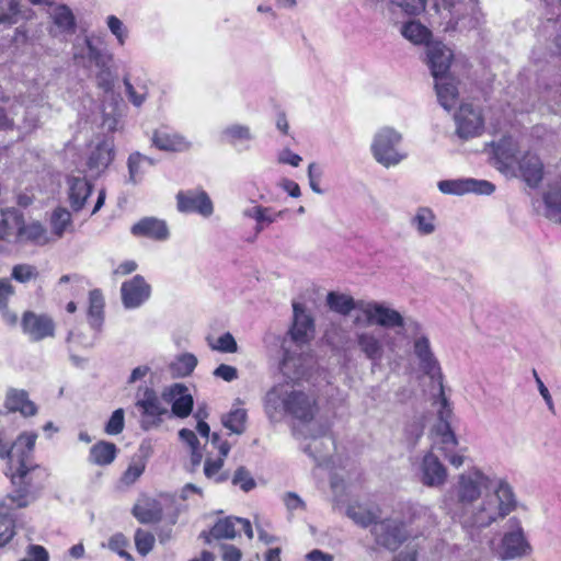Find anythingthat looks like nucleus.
<instances>
[{"instance_id": "1", "label": "nucleus", "mask_w": 561, "mask_h": 561, "mask_svg": "<svg viewBox=\"0 0 561 561\" xmlns=\"http://www.w3.org/2000/svg\"><path fill=\"white\" fill-rule=\"evenodd\" d=\"M293 324L283 340L279 373L286 383L309 382L318 373L309 344L314 335L312 317L299 302H293Z\"/></svg>"}, {"instance_id": "2", "label": "nucleus", "mask_w": 561, "mask_h": 561, "mask_svg": "<svg viewBox=\"0 0 561 561\" xmlns=\"http://www.w3.org/2000/svg\"><path fill=\"white\" fill-rule=\"evenodd\" d=\"M24 451H19L5 469V476L12 484V492L7 499L15 508H25L37 497L43 486L46 470L34 459L37 435L24 436Z\"/></svg>"}, {"instance_id": "3", "label": "nucleus", "mask_w": 561, "mask_h": 561, "mask_svg": "<svg viewBox=\"0 0 561 561\" xmlns=\"http://www.w3.org/2000/svg\"><path fill=\"white\" fill-rule=\"evenodd\" d=\"M329 308L342 316L353 312L355 328L398 324L399 311L385 301L374 299H357L346 294L331 291L327 296Z\"/></svg>"}, {"instance_id": "4", "label": "nucleus", "mask_w": 561, "mask_h": 561, "mask_svg": "<svg viewBox=\"0 0 561 561\" xmlns=\"http://www.w3.org/2000/svg\"><path fill=\"white\" fill-rule=\"evenodd\" d=\"M0 255L10 254L25 244L45 245L53 241L46 227L37 221H25L23 213L15 207L0 210Z\"/></svg>"}, {"instance_id": "5", "label": "nucleus", "mask_w": 561, "mask_h": 561, "mask_svg": "<svg viewBox=\"0 0 561 561\" xmlns=\"http://www.w3.org/2000/svg\"><path fill=\"white\" fill-rule=\"evenodd\" d=\"M398 324L385 325L383 329H401L411 340L412 354L417 363V371L431 386H444V374L436 357L428 335L423 325L413 318H404L399 312Z\"/></svg>"}, {"instance_id": "6", "label": "nucleus", "mask_w": 561, "mask_h": 561, "mask_svg": "<svg viewBox=\"0 0 561 561\" xmlns=\"http://www.w3.org/2000/svg\"><path fill=\"white\" fill-rule=\"evenodd\" d=\"M265 412L270 419L289 415L301 422H311L319 411L317 399L302 390L283 394L279 388H271L265 396Z\"/></svg>"}, {"instance_id": "7", "label": "nucleus", "mask_w": 561, "mask_h": 561, "mask_svg": "<svg viewBox=\"0 0 561 561\" xmlns=\"http://www.w3.org/2000/svg\"><path fill=\"white\" fill-rule=\"evenodd\" d=\"M433 405L436 407L437 422L431 430L432 450H437L455 468L463 465L465 457L455 450L459 445L455 431L451 428L454 416L451 403L445 394V388H439Z\"/></svg>"}, {"instance_id": "8", "label": "nucleus", "mask_w": 561, "mask_h": 561, "mask_svg": "<svg viewBox=\"0 0 561 561\" xmlns=\"http://www.w3.org/2000/svg\"><path fill=\"white\" fill-rule=\"evenodd\" d=\"M453 58L451 49L443 43L428 47V67L435 80L437 100L446 111L454 108L458 101L456 79L448 72Z\"/></svg>"}, {"instance_id": "9", "label": "nucleus", "mask_w": 561, "mask_h": 561, "mask_svg": "<svg viewBox=\"0 0 561 561\" xmlns=\"http://www.w3.org/2000/svg\"><path fill=\"white\" fill-rule=\"evenodd\" d=\"M402 135L392 127L377 130L370 145L374 159L387 169L400 164L408 158L402 148Z\"/></svg>"}, {"instance_id": "10", "label": "nucleus", "mask_w": 561, "mask_h": 561, "mask_svg": "<svg viewBox=\"0 0 561 561\" xmlns=\"http://www.w3.org/2000/svg\"><path fill=\"white\" fill-rule=\"evenodd\" d=\"M494 499H485L476 514L474 523L478 527L490 526L497 518H504L516 508V500L512 488L506 482H501L495 491Z\"/></svg>"}, {"instance_id": "11", "label": "nucleus", "mask_w": 561, "mask_h": 561, "mask_svg": "<svg viewBox=\"0 0 561 561\" xmlns=\"http://www.w3.org/2000/svg\"><path fill=\"white\" fill-rule=\"evenodd\" d=\"M240 531H243L249 540L254 538L250 519L230 515L218 518L208 530H203L199 537L206 545H210L213 541L232 540Z\"/></svg>"}, {"instance_id": "12", "label": "nucleus", "mask_w": 561, "mask_h": 561, "mask_svg": "<svg viewBox=\"0 0 561 561\" xmlns=\"http://www.w3.org/2000/svg\"><path fill=\"white\" fill-rule=\"evenodd\" d=\"M170 400L167 393L158 396L153 388H146L144 398L138 400L136 407L140 412V427L150 431L159 427L165 415L169 414Z\"/></svg>"}, {"instance_id": "13", "label": "nucleus", "mask_w": 561, "mask_h": 561, "mask_svg": "<svg viewBox=\"0 0 561 561\" xmlns=\"http://www.w3.org/2000/svg\"><path fill=\"white\" fill-rule=\"evenodd\" d=\"M115 157L114 140L110 137H100L90 142L87 150V170L91 176L98 178L113 162Z\"/></svg>"}, {"instance_id": "14", "label": "nucleus", "mask_w": 561, "mask_h": 561, "mask_svg": "<svg viewBox=\"0 0 561 561\" xmlns=\"http://www.w3.org/2000/svg\"><path fill=\"white\" fill-rule=\"evenodd\" d=\"M73 58L79 65L90 68L91 66L105 67L112 62L114 56L92 37L84 36L73 45Z\"/></svg>"}, {"instance_id": "15", "label": "nucleus", "mask_w": 561, "mask_h": 561, "mask_svg": "<svg viewBox=\"0 0 561 561\" xmlns=\"http://www.w3.org/2000/svg\"><path fill=\"white\" fill-rule=\"evenodd\" d=\"M371 534L377 545L389 550H397L408 537L404 523L391 518L375 523Z\"/></svg>"}, {"instance_id": "16", "label": "nucleus", "mask_w": 561, "mask_h": 561, "mask_svg": "<svg viewBox=\"0 0 561 561\" xmlns=\"http://www.w3.org/2000/svg\"><path fill=\"white\" fill-rule=\"evenodd\" d=\"M437 187L443 194L457 196L470 193L478 195H491L495 191V186L491 182L471 178L443 180L437 183Z\"/></svg>"}, {"instance_id": "17", "label": "nucleus", "mask_w": 561, "mask_h": 561, "mask_svg": "<svg viewBox=\"0 0 561 561\" xmlns=\"http://www.w3.org/2000/svg\"><path fill=\"white\" fill-rule=\"evenodd\" d=\"M383 335L369 327L356 328L354 343L358 351L373 363H379L383 356Z\"/></svg>"}, {"instance_id": "18", "label": "nucleus", "mask_w": 561, "mask_h": 561, "mask_svg": "<svg viewBox=\"0 0 561 561\" xmlns=\"http://www.w3.org/2000/svg\"><path fill=\"white\" fill-rule=\"evenodd\" d=\"M178 209L185 214H198L209 217L214 213V205L207 193L203 190H188L176 195Z\"/></svg>"}, {"instance_id": "19", "label": "nucleus", "mask_w": 561, "mask_h": 561, "mask_svg": "<svg viewBox=\"0 0 561 561\" xmlns=\"http://www.w3.org/2000/svg\"><path fill=\"white\" fill-rule=\"evenodd\" d=\"M21 327L23 333L34 342L51 337L55 334L54 320L44 313H35L33 311L24 312Z\"/></svg>"}, {"instance_id": "20", "label": "nucleus", "mask_w": 561, "mask_h": 561, "mask_svg": "<svg viewBox=\"0 0 561 561\" xmlns=\"http://www.w3.org/2000/svg\"><path fill=\"white\" fill-rule=\"evenodd\" d=\"M457 134L460 138L468 139L477 137L483 129L481 112L473 108L471 104H461L455 115Z\"/></svg>"}, {"instance_id": "21", "label": "nucleus", "mask_w": 561, "mask_h": 561, "mask_svg": "<svg viewBox=\"0 0 561 561\" xmlns=\"http://www.w3.org/2000/svg\"><path fill=\"white\" fill-rule=\"evenodd\" d=\"M510 524L513 529L504 535L501 543L500 553L502 560L520 557L530 549L524 536L519 520L516 517H513L510 519Z\"/></svg>"}, {"instance_id": "22", "label": "nucleus", "mask_w": 561, "mask_h": 561, "mask_svg": "<svg viewBox=\"0 0 561 561\" xmlns=\"http://www.w3.org/2000/svg\"><path fill=\"white\" fill-rule=\"evenodd\" d=\"M151 287L140 275L122 284L121 294L125 308L135 309L140 307L150 297Z\"/></svg>"}, {"instance_id": "23", "label": "nucleus", "mask_w": 561, "mask_h": 561, "mask_svg": "<svg viewBox=\"0 0 561 561\" xmlns=\"http://www.w3.org/2000/svg\"><path fill=\"white\" fill-rule=\"evenodd\" d=\"M48 15L53 23L49 33L53 36L71 35L76 31V16L72 10L62 3H49Z\"/></svg>"}, {"instance_id": "24", "label": "nucleus", "mask_w": 561, "mask_h": 561, "mask_svg": "<svg viewBox=\"0 0 561 561\" xmlns=\"http://www.w3.org/2000/svg\"><path fill=\"white\" fill-rule=\"evenodd\" d=\"M154 148L168 152H182L191 148V142L181 134L168 126L157 128L151 137Z\"/></svg>"}, {"instance_id": "25", "label": "nucleus", "mask_w": 561, "mask_h": 561, "mask_svg": "<svg viewBox=\"0 0 561 561\" xmlns=\"http://www.w3.org/2000/svg\"><path fill=\"white\" fill-rule=\"evenodd\" d=\"M517 149L518 144L511 136L502 138L496 144H492L494 163L500 171L511 172L515 170L518 161Z\"/></svg>"}, {"instance_id": "26", "label": "nucleus", "mask_w": 561, "mask_h": 561, "mask_svg": "<svg viewBox=\"0 0 561 561\" xmlns=\"http://www.w3.org/2000/svg\"><path fill=\"white\" fill-rule=\"evenodd\" d=\"M409 227L417 237H430L436 233L438 219L431 207L419 206L409 217Z\"/></svg>"}, {"instance_id": "27", "label": "nucleus", "mask_w": 561, "mask_h": 561, "mask_svg": "<svg viewBox=\"0 0 561 561\" xmlns=\"http://www.w3.org/2000/svg\"><path fill=\"white\" fill-rule=\"evenodd\" d=\"M133 516L144 525L158 524L163 518V507L154 497L142 495L131 508Z\"/></svg>"}, {"instance_id": "28", "label": "nucleus", "mask_w": 561, "mask_h": 561, "mask_svg": "<svg viewBox=\"0 0 561 561\" xmlns=\"http://www.w3.org/2000/svg\"><path fill=\"white\" fill-rule=\"evenodd\" d=\"M68 201L73 211L83 209L87 199L92 193L93 185L85 176L70 174L67 178Z\"/></svg>"}, {"instance_id": "29", "label": "nucleus", "mask_w": 561, "mask_h": 561, "mask_svg": "<svg viewBox=\"0 0 561 561\" xmlns=\"http://www.w3.org/2000/svg\"><path fill=\"white\" fill-rule=\"evenodd\" d=\"M198 365V358L191 352H181L173 356L163 368V376L168 374L173 379H184L193 375Z\"/></svg>"}, {"instance_id": "30", "label": "nucleus", "mask_w": 561, "mask_h": 561, "mask_svg": "<svg viewBox=\"0 0 561 561\" xmlns=\"http://www.w3.org/2000/svg\"><path fill=\"white\" fill-rule=\"evenodd\" d=\"M285 213V209L276 210L273 207H266L255 203H252V205L242 210L243 217L255 221L256 233H260L266 227L283 218Z\"/></svg>"}, {"instance_id": "31", "label": "nucleus", "mask_w": 561, "mask_h": 561, "mask_svg": "<svg viewBox=\"0 0 561 561\" xmlns=\"http://www.w3.org/2000/svg\"><path fill=\"white\" fill-rule=\"evenodd\" d=\"M447 479V470L438 457L428 451L422 461V482L427 486H439Z\"/></svg>"}, {"instance_id": "32", "label": "nucleus", "mask_w": 561, "mask_h": 561, "mask_svg": "<svg viewBox=\"0 0 561 561\" xmlns=\"http://www.w3.org/2000/svg\"><path fill=\"white\" fill-rule=\"evenodd\" d=\"M130 231L135 237H142L157 241H164L169 238L167 224L154 217L140 219L131 227Z\"/></svg>"}, {"instance_id": "33", "label": "nucleus", "mask_w": 561, "mask_h": 561, "mask_svg": "<svg viewBox=\"0 0 561 561\" xmlns=\"http://www.w3.org/2000/svg\"><path fill=\"white\" fill-rule=\"evenodd\" d=\"M123 84L128 101L137 108L141 107L148 96L150 80L146 77H137L133 80L129 73L123 78Z\"/></svg>"}, {"instance_id": "34", "label": "nucleus", "mask_w": 561, "mask_h": 561, "mask_svg": "<svg viewBox=\"0 0 561 561\" xmlns=\"http://www.w3.org/2000/svg\"><path fill=\"white\" fill-rule=\"evenodd\" d=\"M188 388H169L165 392L168 400H170L172 414L184 419L187 417L193 410L194 400L192 394L186 391Z\"/></svg>"}, {"instance_id": "35", "label": "nucleus", "mask_w": 561, "mask_h": 561, "mask_svg": "<svg viewBox=\"0 0 561 561\" xmlns=\"http://www.w3.org/2000/svg\"><path fill=\"white\" fill-rule=\"evenodd\" d=\"M516 167L529 186H537L542 180L543 165L536 154L526 153L520 160L518 159Z\"/></svg>"}, {"instance_id": "36", "label": "nucleus", "mask_w": 561, "mask_h": 561, "mask_svg": "<svg viewBox=\"0 0 561 561\" xmlns=\"http://www.w3.org/2000/svg\"><path fill=\"white\" fill-rule=\"evenodd\" d=\"M401 35L414 45H426V56L428 57V47L437 42L431 43L432 32L421 22L411 20L402 24Z\"/></svg>"}, {"instance_id": "37", "label": "nucleus", "mask_w": 561, "mask_h": 561, "mask_svg": "<svg viewBox=\"0 0 561 561\" xmlns=\"http://www.w3.org/2000/svg\"><path fill=\"white\" fill-rule=\"evenodd\" d=\"M163 378V367L160 366L157 359H152L149 364L139 365L135 367L128 379V383L136 382H159Z\"/></svg>"}, {"instance_id": "38", "label": "nucleus", "mask_w": 561, "mask_h": 561, "mask_svg": "<svg viewBox=\"0 0 561 561\" xmlns=\"http://www.w3.org/2000/svg\"><path fill=\"white\" fill-rule=\"evenodd\" d=\"M5 408L10 412H20L24 416H33L37 412V408L28 399V394L24 390L12 389L5 398Z\"/></svg>"}, {"instance_id": "39", "label": "nucleus", "mask_w": 561, "mask_h": 561, "mask_svg": "<svg viewBox=\"0 0 561 561\" xmlns=\"http://www.w3.org/2000/svg\"><path fill=\"white\" fill-rule=\"evenodd\" d=\"M33 15V10L22 9L19 0H0V23L15 24L20 19L30 20Z\"/></svg>"}, {"instance_id": "40", "label": "nucleus", "mask_w": 561, "mask_h": 561, "mask_svg": "<svg viewBox=\"0 0 561 561\" xmlns=\"http://www.w3.org/2000/svg\"><path fill=\"white\" fill-rule=\"evenodd\" d=\"M346 514L354 523L366 528L378 523L380 508L378 506L367 507L363 504L354 503L348 505Z\"/></svg>"}, {"instance_id": "41", "label": "nucleus", "mask_w": 561, "mask_h": 561, "mask_svg": "<svg viewBox=\"0 0 561 561\" xmlns=\"http://www.w3.org/2000/svg\"><path fill=\"white\" fill-rule=\"evenodd\" d=\"M117 451L114 443L100 440L90 448V461L98 466H107L114 461Z\"/></svg>"}, {"instance_id": "42", "label": "nucleus", "mask_w": 561, "mask_h": 561, "mask_svg": "<svg viewBox=\"0 0 561 561\" xmlns=\"http://www.w3.org/2000/svg\"><path fill=\"white\" fill-rule=\"evenodd\" d=\"M154 164V160L136 151L129 154L127 160L129 181L134 184L139 183L148 168Z\"/></svg>"}, {"instance_id": "43", "label": "nucleus", "mask_w": 561, "mask_h": 561, "mask_svg": "<svg viewBox=\"0 0 561 561\" xmlns=\"http://www.w3.org/2000/svg\"><path fill=\"white\" fill-rule=\"evenodd\" d=\"M221 139L232 146L250 142L254 139V135L248 125L230 124L220 133Z\"/></svg>"}, {"instance_id": "44", "label": "nucleus", "mask_w": 561, "mask_h": 561, "mask_svg": "<svg viewBox=\"0 0 561 561\" xmlns=\"http://www.w3.org/2000/svg\"><path fill=\"white\" fill-rule=\"evenodd\" d=\"M383 0H367L368 4L374 7ZM389 11L400 10L407 15H419L425 11L426 0H387Z\"/></svg>"}, {"instance_id": "45", "label": "nucleus", "mask_w": 561, "mask_h": 561, "mask_svg": "<svg viewBox=\"0 0 561 561\" xmlns=\"http://www.w3.org/2000/svg\"><path fill=\"white\" fill-rule=\"evenodd\" d=\"M104 299L100 290H92L89 295L88 320L90 327L98 333L103 325Z\"/></svg>"}, {"instance_id": "46", "label": "nucleus", "mask_w": 561, "mask_h": 561, "mask_svg": "<svg viewBox=\"0 0 561 561\" xmlns=\"http://www.w3.org/2000/svg\"><path fill=\"white\" fill-rule=\"evenodd\" d=\"M37 435L34 432H23L18 438L10 443L5 439L4 434L0 431V458L7 461V467L10 465L11 459L19 453L24 451L26 439L24 436Z\"/></svg>"}, {"instance_id": "47", "label": "nucleus", "mask_w": 561, "mask_h": 561, "mask_svg": "<svg viewBox=\"0 0 561 561\" xmlns=\"http://www.w3.org/2000/svg\"><path fill=\"white\" fill-rule=\"evenodd\" d=\"M477 478L478 480H473L466 474H461L459 477L458 496L461 503H472L480 496L481 491L479 480L482 479V474L478 472Z\"/></svg>"}, {"instance_id": "48", "label": "nucleus", "mask_w": 561, "mask_h": 561, "mask_svg": "<svg viewBox=\"0 0 561 561\" xmlns=\"http://www.w3.org/2000/svg\"><path fill=\"white\" fill-rule=\"evenodd\" d=\"M8 506L0 503V548L5 547L16 535V523Z\"/></svg>"}, {"instance_id": "49", "label": "nucleus", "mask_w": 561, "mask_h": 561, "mask_svg": "<svg viewBox=\"0 0 561 561\" xmlns=\"http://www.w3.org/2000/svg\"><path fill=\"white\" fill-rule=\"evenodd\" d=\"M70 225V213L66 208L55 209L50 217L51 232L49 233L53 240L61 238Z\"/></svg>"}, {"instance_id": "50", "label": "nucleus", "mask_w": 561, "mask_h": 561, "mask_svg": "<svg viewBox=\"0 0 561 561\" xmlns=\"http://www.w3.org/2000/svg\"><path fill=\"white\" fill-rule=\"evenodd\" d=\"M224 465L225 459H222V457H217L216 459L206 458L204 462L205 477L217 484L228 481L229 473L227 471H222Z\"/></svg>"}, {"instance_id": "51", "label": "nucleus", "mask_w": 561, "mask_h": 561, "mask_svg": "<svg viewBox=\"0 0 561 561\" xmlns=\"http://www.w3.org/2000/svg\"><path fill=\"white\" fill-rule=\"evenodd\" d=\"M437 12L443 8L449 16V21L445 27L446 31L455 30L459 23V14L462 11V0H438L435 2Z\"/></svg>"}, {"instance_id": "52", "label": "nucleus", "mask_w": 561, "mask_h": 561, "mask_svg": "<svg viewBox=\"0 0 561 561\" xmlns=\"http://www.w3.org/2000/svg\"><path fill=\"white\" fill-rule=\"evenodd\" d=\"M247 411L241 408L231 410L224 419L222 424L232 433L242 434L245 431Z\"/></svg>"}, {"instance_id": "53", "label": "nucleus", "mask_w": 561, "mask_h": 561, "mask_svg": "<svg viewBox=\"0 0 561 561\" xmlns=\"http://www.w3.org/2000/svg\"><path fill=\"white\" fill-rule=\"evenodd\" d=\"M546 216L561 221V188H551L543 197Z\"/></svg>"}, {"instance_id": "54", "label": "nucleus", "mask_w": 561, "mask_h": 561, "mask_svg": "<svg viewBox=\"0 0 561 561\" xmlns=\"http://www.w3.org/2000/svg\"><path fill=\"white\" fill-rule=\"evenodd\" d=\"M106 26L119 46H124L129 37V30L116 15H108Z\"/></svg>"}, {"instance_id": "55", "label": "nucleus", "mask_w": 561, "mask_h": 561, "mask_svg": "<svg viewBox=\"0 0 561 561\" xmlns=\"http://www.w3.org/2000/svg\"><path fill=\"white\" fill-rule=\"evenodd\" d=\"M231 483L234 486H239L245 493L252 491L256 486V482L250 470L244 466H240L236 469L231 477Z\"/></svg>"}, {"instance_id": "56", "label": "nucleus", "mask_w": 561, "mask_h": 561, "mask_svg": "<svg viewBox=\"0 0 561 561\" xmlns=\"http://www.w3.org/2000/svg\"><path fill=\"white\" fill-rule=\"evenodd\" d=\"M134 541L137 552L145 557L153 549L156 538L149 530L138 528L135 531Z\"/></svg>"}, {"instance_id": "57", "label": "nucleus", "mask_w": 561, "mask_h": 561, "mask_svg": "<svg viewBox=\"0 0 561 561\" xmlns=\"http://www.w3.org/2000/svg\"><path fill=\"white\" fill-rule=\"evenodd\" d=\"M208 346L213 351H217L220 353H236L238 351V344L233 337V335L229 332L221 334L216 340L207 339Z\"/></svg>"}, {"instance_id": "58", "label": "nucleus", "mask_w": 561, "mask_h": 561, "mask_svg": "<svg viewBox=\"0 0 561 561\" xmlns=\"http://www.w3.org/2000/svg\"><path fill=\"white\" fill-rule=\"evenodd\" d=\"M11 276L19 283H27L38 277V271L31 264H18L12 268Z\"/></svg>"}, {"instance_id": "59", "label": "nucleus", "mask_w": 561, "mask_h": 561, "mask_svg": "<svg viewBox=\"0 0 561 561\" xmlns=\"http://www.w3.org/2000/svg\"><path fill=\"white\" fill-rule=\"evenodd\" d=\"M99 69L95 80L96 85L103 90L105 93L111 92L114 88L115 77L113 71L110 68V65L105 67H96Z\"/></svg>"}, {"instance_id": "60", "label": "nucleus", "mask_w": 561, "mask_h": 561, "mask_svg": "<svg viewBox=\"0 0 561 561\" xmlns=\"http://www.w3.org/2000/svg\"><path fill=\"white\" fill-rule=\"evenodd\" d=\"M124 410L117 409L115 410L107 423L105 424V433L108 435H118L123 432L125 426V416Z\"/></svg>"}, {"instance_id": "61", "label": "nucleus", "mask_w": 561, "mask_h": 561, "mask_svg": "<svg viewBox=\"0 0 561 561\" xmlns=\"http://www.w3.org/2000/svg\"><path fill=\"white\" fill-rule=\"evenodd\" d=\"M145 463L141 461L130 463L122 476V482L126 485L135 483L145 471Z\"/></svg>"}, {"instance_id": "62", "label": "nucleus", "mask_w": 561, "mask_h": 561, "mask_svg": "<svg viewBox=\"0 0 561 561\" xmlns=\"http://www.w3.org/2000/svg\"><path fill=\"white\" fill-rule=\"evenodd\" d=\"M321 176H322V171H321L320 167L317 165L316 163H310L308 167L309 185H310V188L317 194L323 193V191L320 187Z\"/></svg>"}, {"instance_id": "63", "label": "nucleus", "mask_w": 561, "mask_h": 561, "mask_svg": "<svg viewBox=\"0 0 561 561\" xmlns=\"http://www.w3.org/2000/svg\"><path fill=\"white\" fill-rule=\"evenodd\" d=\"M128 546V540L123 534H115L110 538L108 547L111 550L118 553L121 557L130 556L126 552V547Z\"/></svg>"}, {"instance_id": "64", "label": "nucleus", "mask_w": 561, "mask_h": 561, "mask_svg": "<svg viewBox=\"0 0 561 561\" xmlns=\"http://www.w3.org/2000/svg\"><path fill=\"white\" fill-rule=\"evenodd\" d=\"M27 554L32 558H24L20 561H49V554L45 547L41 545H31L27 549Z\"/></svg>"}]
</instances>
